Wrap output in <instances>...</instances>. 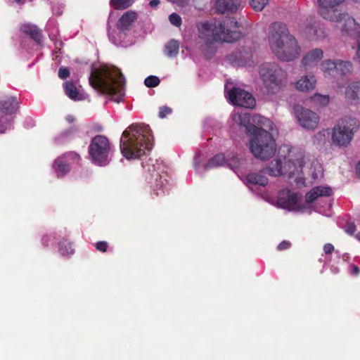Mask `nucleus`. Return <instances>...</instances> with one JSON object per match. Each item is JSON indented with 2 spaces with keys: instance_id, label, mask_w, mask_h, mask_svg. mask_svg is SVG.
<instances>
[{
  "instance_id": "nucleus-1",
  "label": "nucleus",
  "mask_w": 360,
  "mask_h": 360,
  "mask_svg": "<svg viewBox=\"0 0 360 360\" xmlns=\"http://www.w3.org/2000/svg\"><path fill=\"white\" fill-rule=\"evenodd\" d=\"M268 41L272 53L281 61L291 62L300 56L301 47L284 23L276 22L269 26Z\"/></svg>"
},
{
  "instance_id": "nucleus-2",
  "label": "nucleus",
  "mask_w": 360,
  "mask_h": 360,
  "mask_svg": "<svg viewBox=\"0 0 360 360\" xmlns=\"http://www.w3.org/2000/svg\"><path fill=\"white\" fill-rule=\"evenodd\" d=\"M89 82L94 89L109 95L115 102H120L124 96V79L116 68L102 66L93 69Z\"/></svg>"
},
{
  "instance_id": "nucleus-3",
  "label": "nucleus",
  "mask_w": 360,
  "mask_h": 360,
  "mask_svg": "<svg viewBox=\"0 0 360 360\" xmlns=\"http://www.w3.org/2000/svg\"><path fill=\"white\" fill-rule=\"evenodd\" d=\"M153 147V136L148 125L133 124L122 133L120 150L127 159L138 158Z\"/></svg>"
},
{
  "instance_id": "nucleus-4",
  "label": "nucleus",
  "mask_w": 360,
  "mask_h": 360,
  "mask_svg": "<svg viewBox=\"0 0 360 360\" xmlns=\"http://www.w3.org/2000/svg\"><path fill=\"white\" fill-rule=\"evenodd\" d=\"M198 37L206 48L218 41L233 42L241 37L239 25L233 18L222 22H201L197 24Z\"/></svg>"
},
{
  "instance_id": "nucleus-5",
  "label": "nucleus",
  "mask_w": 360,
  "mask_h": 360,
  "mask_svg": "<svg viewBox=\"0 0 360 360\" xmlns=\"http://www.w3.org/2000/svg\"><path fill=\"white\" fill-rule=\"evenodd\" d=\"M304 165V155L301 149L283 145L279 149L278 158L271 162L262 172L272 176L288 174L292 177L302 172Z\"/></svg>"
},
{
  "instance_id": "nucleus-6",
  "label": "nucleus",
  "mask_w": 360,
  "mask_h": 360,
  "mask_svg": "<svg viewBox=\"0 0 360 360\" xmlns=\"http://www.w3.org/2000/svg\"><path fill=\"white\" fill-rule=\"evenodd\" d=\"M258 73L268 94H277L287 85L288 74L276 63H265L259 65Z\"/></svg>"
},
{
  "instance_id": "nucleus-7",
  "label": "nucleus",
  "mask_w": 360,
  "mask_h": 360,
  "mask_svg": "<svg viewBox=\"0 0 360 360\" xmlns=\"http://www.w3.org/2000/svg\"><path fill=\"white\" fill-rule=\"evenodd\" d=\"M266 127H261L251 134L249 141V149L254 157L261 160H267L271 158L276 152V143L269 131Z\"/></svg>"
},
{
  "instance_id": "nucleus-8",
  "label": "nucleus",
  "mask_w": 360,
  "mask_h": 360,
  "mask_svg": "<svg viewBox=\"0 0 360 360\" xmlns=\"http://www.w3.org/2000/svg\"><path fill=\"white\" fill-rule=\"evenodd\" d=\"M359 127L356 119L347 117L340 120L332 129L331 139L334 145L340 148L347 147Z\"/></svg>"
},
{
  "instance_id": "nucleus-9",
  "label": "nucleus",
  "mask_w": 360,
  "mask_h": 360,
  "mask_svg": "<svg viewBox=\"0 0 360 360\" xmlns=\"http://www.w3.org/2000/svg\"><path fill=\"white\" fill-rule=\"evenodd\" d=\"M233 124L245 128L247 132L251 135L261 127L272 129L273 122L266 117L260 115L251 116L248 112H235L231 117Z\"/></svg>"
},
{
  "instance_id": "nucleus-10",
  "label": "nucleus",
  "mask_w": 360,
  "mask_h": 360,
  "mask_svg": "<svg viewBox=\"0 0 360 360\" xmlns=\"http://www.w3.org/2000/svg\"><path fill=\"white\" fill-rule=\"evenodd\" d=\"M90 156L94 163L103 166L110 160L111 147L108 139L102 135L93 138L89 147Z\"/></svg>"
},
{
  "instance_id": "nucleus-11",
  "label": "nucleus",
  "mask_w": 360,
  "mask_h": 360,
  "mask_svg": "<svg viewBox=\"0 0 360 360\" xmlns=\"http://www.w3.org/2000/svg\"><path fill=\"white\" fill-rule=\"evenodd\" d=\"M295 115L298 123L307 129H314L319 124V116L312 110L306 109L300 105L295 106Z\"/></svg>"
},
{
  "instance_id": "nucleus-12",
  "label": "nucleus",
  "mask_w": 360,
  "mask_h": 360,
  "mask_svg": "<svg viewBox=\"0 0 360 360\" xmlns=\"http://www.w3.org/2000/svg\"><path fill=\"white\" fill-rule=\"evenodd\" d=\"M229 99L235 105L246 108H252L255 105V100L249 92L234 87L227 93Z\"/></svg>"
},
{
  "instance_id": "nucleus-13",
  "label": "nucleus",
  "mask_w": 360,
  "mask_h": 360,
  "mask_svg": "<svg viewBox=\"0 0 360 360\" xmlns=\"http://www.w3.org/2000/svg\"><path fill=\"white\" fill-rule=\"evenodd\" d=\"M345 0H318L320 15L327 20H337L340 18L338 6Z\"/></svg>"
},
{
  "instance_id": "nucleus-14",
  "label": "nucleus",
  "mask_w": 360,
  "mask_h": 360,
  "mask_svg": "<svg viewBox=\"0 0 360 360\" xmlns=\"http://www.w3.org/2000/svg\"><path fill=\"white\" fill-rule=\"evenodd\" d=\"M340 18H338L337 20H330L331 22L340 23V29L342 34L354 35L359 30V25L355 20L346 13L339 12Z\"/></svg>"
},
{
  "instance_id": "nucleus-15",
  "label": "nucleus",
  "mask_w": 360,
  "mask_h": 360,
  "mask_svg": "<svg viewBox=\"0 0 360 360\" xmlns=\"http://www.w3.org/2000/svg\"><path fill=\"white\" fill-rule=\"evenodd\" d=\"M323 56L324 53L321 49H312L304 54L300 61V67L305 70L312 69L318 65Z\"/></svg>"
},
{
  "instance_id": "nucleus-16",
  "label": "nucleus",
  "mask_w": 360,
  "mask_h": 360,
  "mask_svg": "<svg viewBox=\"0 0 360 360\" xmlns=\"http://www.w3.org/2000/svg\"><path fill=\"white\" fill-rule=\"evenodd\" d=\"M317 80L316 77L312 75H304L301 76L293 83L294 88L303 93H308L316 88Z\"/></svg>"
},
{
  "instance_id": "nucleus-17",
  "label": "nucleus",
  "mask_w": 360,
  "mask_h": 360,
  "mask_svg": "<svg viewBox=\"0 0 360 360\" xmlns=\"http://www.w3.org/2000/svg\"><path fill=\"white\" fill-rule=\"evenodd\" d=\"M297 202V195L296 193L289 190L281 191L278 196L277 204L279 207L292 210Z\"/></svg>"
},
{
  "instance_id": "nucleus-18",
  "label": "nucleus",
  "mask_w": 360,
  "mask_h": 360,
  "mask_svg": "<svg viewBox=\"0 0 360 360\" xmlns=\"http://www.w3.org/2000/svg\"><path fill=\"white\" fill-rule=\"evenodd\" d=\"M345 97L351 105L360 104V81H352L347 85Z\"/></svg>"
},
{
  "instance_id": "nucleus-19",
  "label": "nucleus",
  "mask_w": 360,
  "mask_h": 360,
  "mask_svg": "<svg viewBox=\"0 0 360 360\" xmlns=\"http://www.w3.org/2000/svg\"><path fill=\"white\" fill-rule=\"evenodd\" d=\"M306 37L311 40H319L323 39L326 36L325 30L321 27L319 22L314 20L309 22L303 28Z\"/></svg>"
},
{
  "instance_id": "nucleus-20",
  "label": "nucleus",
  "mask_w": 360,
  "mask_h": 360,
  "mask_svg": "<svg viewBox=\"0 0 360 360\" xmlns=\"http://www.w3.org/2000/svg\"><path fill=\"white\" fill-rule=\"evenodd\" d=\"M18 108L19 102L15 97L6 96L0 99V111L6 115L16 113Z\"/></svg>"
},
{
  "instance_id": "nucleus-21",
  "label": "nucleus",
  "mask_w": 360,
  "mask_h": 360,
  "mask_svg": "<svg viewBox=\"0 0 360 360\" xmlns=\"http://www.w3.org/2000/svg\"><path fill=\"white\" fill-rule=\"evenodd\" d=\"M239 0H216L214 8L219 13H233L237 11Z\"/></svg>"
},
{
  "instance_id": "nucleus-22",
  "label": "nucleus",
  "mask_w": 360,
  "mask_h": 360,
  "mask_svg": "<svg viewBox=\"0 0 360 360\" xmlns=\"http://www.w3.org/2000/svg\"><path fill=\"white\" fill-rule=\"evenodd\" d=\"M138 14L134 11L125 12L117 22V29L121 32H127L130 30L133 23L137 20Z\"/></svg>"
},
{
  "instance_id": "nucleus-23",
  "label": "nucleus",
  "mask_w": 360,
  "mask_h": 360,
  "mask_svg": "<svg viewBox=\"0 0 360 360\" xmlns=\"http://www.w3.org/2000/svg\"><path fill=\"white\" fill-rule=\"evenodd\" d=\"M333 193V191L329 186H319L313 188L306 195V201L312 202L321 196H330Z\"/></svg>"
},
{
  "instance_id": "nucleus-24",
  "label": "nucleus",
  "mask_w": 360,
  "mask_h": 360,
  "mask_svg": "<svg viewBox=\"0 0 360 360\" xmlns=\"http://www.w3.org/2000/svg\"><path fill=\"white\" fill-rule=\"evenodd\" d=\"M225 157L222 154H218L215 155L214 158L210 159L209 162L203 165V168L201 169V167L196 163L195 164V169L198 172L201 173L203 171L215 168L219 166H225Z\"/></svg>"
},
{
  "instance_id": "nucleus-25",
  "label": "nucleus",
  "mask_w": 360,
  "mask_h": 360,
  "mask_svg": "<svg viewBox=\"0 0 360 360\" xmlns=\"http://www.w3.org/2000/svg\"><path fill=\"white\" fill-rule=\"evenodd\" d=\"M108 37L110 40L116 46H128L131 44V41L127 40L126 32H121L120 30L111 32L108 28Z\"/></svg>"
},
{
  "instance_id": "nucleus-26",
  "label": "nucleus",
  "mask_w": 360,
  "mask_h": 360,
  "mask_svg": "<svg viewBox=\"0 0 360 360\" xmlns=\"http://www.w3.org/2000/svg\"><path fill=\"white\" fill-rule=\"evenodd\" d=\"M64 89L65 94L73 101H82L84 99V96L79 93L76 84L72 81L66 82L64 84Z\"/></svg>"
},
{
  "instance_id": "nucleus-27",
  "label": "nucleus",
  "mask_w": 360,
  "mask_h": 360,
  "mask_svg": "<svg viewBox=\"0 0 360 360\" xmlns=\"http://www.w3.org/2000/svg\"><path fill=\"white\" fill-rule=\"evenodd\" d=\"M320 69L325 77H331L337 71L336 61L326 59L321 61Z\"/></svg>"
},
{
  "instance_id": "nucleus-28",
  "label": "nucleus",
  "mask_w": 360,
  "mask_h": 360,
  "mask_svg": "<svg viewBox=\"0 0 360 360\" xmlns=\"http://www.w3.org/2000/svg\"><path fill=\"white\" fill-rule=\"evenodd\" d=\"M169 183L165 178L160 176L159 179H156L154 185L153 186V190L154 194L157 196L164 195L168 191Z\"/></svg>"
},
{
  "instance_id": "nucleus-29",
  "label": "nucleus",
  "mask_w": 360,
  "mask_h": 360,
  "mask_svg": "<svg viewBox=\"0 0 360 360\" xmlns=\"http://www.w3.org/2000/svg\"><path fill=\"white\" fill-rule=\"evenodd\" d=\"M24 33L29 34L34 41L40 42L41 40V34L39 30L33 25L25 24L20 28Z\"/></svg>"
},
{
  "instance_id": "nucleus-30",
  "label": "nucleus",
  "mask_w": 360,
  "mask_h": 360,
  "mask_svg": "<svg viewBox=\"0 0 360 360\" xmlns=\"http://www.w3.org/2000/svg\"><path fill=\"white\" fill-rule=\"evenodd\" d=\"M309 101L312 103L313 107L321 108L326 106L329 103L330 98L328 95L315 94L309 98Z\"/></svg>"
},
{
  "instance_id": "nucleus-31",
  "label": "nucleus",
  "mask_w": 360,
  "mask_h": 360,
  "mask_svg": "<svg viewBox=\"0 0 360 360\" xmlns=\"http://www.w3.org/2000/svg\"><path fill=\"white\" fill-rule=\"evenodd\" d=\"M246 180L248 183L264 186L268 183V179L262 173L249 174Z\"/></svg>"
},
{
  "instance_id": "nucleus-32",
  "label": "nucleus",
  "mask_w": 360,
  "mask_h": 360,
  "mask_svg": "<svg viewBox=\"0 0 360 360\" xmlns=\"http://www.w3.org/2000/svg\"><path fill=\"white\" fill-rule=\"evenodd\" d=\"M179 49V41L174 39L170 40L165 46V53L169 58L177 56Z\"/></svg>"
},
{
  "instance_id": "nucleus-33",
  "label": "nucleus",
  "mask_w": 360,
  "mask_h": 360,
  "mask_svg": "<svg viewBox=\"0 0 360 360\" xmlns=\"http://www.w3.org/2000/svg\"><path fill=\"white\" fill-rule=\"evenodd\" d=\"M336 65L337 71L342 75L350 74L353 71V65L350 61L338 60L336 61Z\"/></svg>"
},
{
  "instance_id": "nucleus-34",
  "label": "nucleus",
  "mask_w": 360,
  "mask_h": 360,
  "mask_svg": "<svg viewBox=\"0 0 360 360\" xmlns=\"http://www.w3.org/2000/svg\"><path fill=\"white\" fill-rule=\"evenodd\" d=\"M55 165L58 176H63L69 172L68 164L63 160V158H58L55 161Z\"/></svg>"
},
{
  "instance_id": "nucleus-35",
  "label": "nucleus",
  "mask_w": 360,
  "mask_h": 360,
  "mask_svg": "<svg viewBox=\"0 0 360 360\" xmlns=\"http://www.w3.org/2000/svg\"><path fill=\"white\" fill-rule=\"evenodd\" d=\"M134 3V0H110L111 5L118 10L126 9Z\"/></svg>"
},
{
  "instance_id": "nucleus-36",
  "label": "nucleus",
  "mask_w": 360,
  "mask_h": 360,
  "mask_svg": "<svg viewBox=\"0 0 360 360\" xmlns=\"http://www.w3.org/2000/svg\"><path fill=\"white\" fill-rule=\"evenodd\" d=\"M226 166L234 170L236 173L239 166L240 165V160L235 155L228 156L225 158Z\"/></svg>"
},
{
  "instance_id": "nucleus-37",
  "label": "nucleus",
  "mask_w": 360,
  "mask_h": 360,
  "mask_svg": "<svg viewBox=\"0 0 360 360\" xmlns=\"http://www.w3.org/2000/svg\"><path fill=\"white\" fill-rule=\"evenodd\" d=\"M59 251L63 256L73 254L74 250L72 248L70 243L67 241H63L59 243Z\"/></svg>"
},
{
  "instance_id": "nucleus-38",
  "label": "nucleus",
  "mask_w": 360,
  "mask_h": 360,
  "mask_svg": "<svg viewBox=\"0 0 360 360\" xmlns=\"http://www.w3.org/2000/svg\"><path fill=\"white\" fill-rule=\"evenodd\" d=\"M269 0H250V4L256 11H262L268 4Z\"/></svg>"
},
{
  "instance_id": "nucleus-39",
  "label": "nucleus",
  "mask_w": 360,
  "mask_h": 360,
  "mask_svg": "<svg viewBox=\"0 0 360 360\" xmlns=\"http://www.w3.org/2000/svg\"><path fill=\"white\" fill-rule=\"evenodd\" d=\"M160 82V79L156 76H148L145 79L144 84L148 87H155L157 86Z\"/></svg>"
},
{
  "instance_id": "nucleus-40",
  "label": "nucleus",
  "mask_w": 360,
  "mask_h": 360,
  "mask_svg": "<svg viewBox=\"0 0 360 360\" xmlns=\"http://www.w3.org/2000/svg\"><path fill=\"white\" fill-rule=\"evenodd\" d=\"M11 121L7 117H2L0 119V133H4L7 129L11 127Z\"/></svg>"
},
{
  "instance_id": "nucleus-41",
  "label": "nucleus",
  "mask_w": 360,
  "mask_h": 360,
  "mask_svg": "<svg viewBox=\"0 0 360 360\" xmlns=\"http://www.w3.org/2000/svg\"><path fill=\"white\" fill-rule=\"evenodd\" d=\"M169 22L176 27H180L181 25V18L176 13H173L169 16Z\"/></svg>"
},
{
  "instance_id": "nucleus-42",
  "label": "nucleus",
  "mask_w": 360,
  "mask_h": 360,
  "mask_svg": "<svg viewBox=\"0 0 360 360\" xmlns=\"http://www.w3.org/2000/svg\"><path fill=\"white\" fill-rule=\"evenodd\" d=\"M61 158H63V160L66 162L70 160H78L79 159V155L75 152L65 153Z\"/></svg>"
},
{
  "instance_id": "nucleus-43",
  "label": "nucleus",
  "mask_w": 360,
  "mask_h": 360,
  "mask_svg": "<svg viewBox=\"0 0 360 360\" xmlns=\"http://www.w3.org/2000/svg\"><path fill=\"white\" fill-rule=\"evenodd\" d=\"M172 112V109L167 106H162L160 108L159 117L160 118L165 117L167 115Z\"/></svg>"
},
{
  "instance_id": "nucleus-44",
  "label": "nucleus",
  "mask_w": 360,
  "mask_h": 360,
  "mask_svg": "<svg viewBox=\"0 0 360 360\" xmlns=\"http://www.w3.org/2000/svg\"><path fill=\"white\" fill-rule=\"evenodd\" d=\"M70 75V71L66 68H60L58 70V77L62 79H65Z\"/></svg>"
},
{
  "instance_id": "nucleus-45",
  "label": "nucleus",
  "mask_w": 360,
  "mask_h": 360,
  "mask_svg": "<svg viewBox=\"0 0 360 360\" xmlns=\"http://www.w3.org/2000/svg\"><path fill=\"white\" fill-rule=\"evenodd\" d=\"M96 248L98 251L105 252L108 248V243L105 241H100L96 244Z\"/></svg>"
},
{
  "instance_id": "nucleus-46",
  "label": "nucleus",
  "mask_w": 360,
  "mask_h": 360,
  "mask_svg": "<svg viewBox=\"0 0 360 360\" xmlns=\"http://www.w3.org/2000/svg\"><path fill=\"white\" fill-rule=\"evenodd\" d=\"M354 60L357 63H360V35L357 39L356 51L354 56Z\"/></svg>"
},
{
  "instance_id": "nucleus-47",
  "label": "nucleus",
  "mask_w": 360,
  "mask_h": 360,
  "mask_svg": "<svg viewBox=\"0 0 360 360\" xmlns=\"http://www.w3.org/2000/svg\"><path fill=\"white\" fill-rule=\"evenodd\" d=\"M290 247V243L286 240H283L278 245V250H284L288 249Z\"/></svg>"
},
{
  "instance_id": "nucleus-48",
  "label": "nucleus",
  "mask_w": 360,
  "mask_h": 360,
  "mask_svg": "<svg viewBox=\"0 0 360 360\" xmlns=\"http://www.w3.org/2000/svg\"><path fill=\"white\" fill-rule=\"evenodd\" d=\"M335 248L334 246L330 243H326L323 246V251L326 254H331L334 251Z\"/></svg>"
},
{
  "instance_id": "nucleus-49",
  "label": "nucleus",
  "mask_w": 360,
  "mask_h": 360,
  "mask_svg": "<svg viewBox=\"0 0 360 360\" xmlns=\"http://www.w3.org/2000/svg\"><path fill=\"white\" fill-rule=\"evenodd\" d=\"M160 0H152L149 2V5L152 8H155L160 4Z\"/></svg>"
},
{
  "instance_id": "nucleus-50",
  "label": "nucleus",
  "mask_w": 360,
  "mask_h": 360,
  "mask_svg": "<svg viewBox=\"0 0 360 360\" xmlns=\"http://www.w3.org/2000/svg\"><path fill=\"white\" fill-rule=\"evenodd\" d=\"M167 1L172 4H177L179 6H181L184 3V0H167Z\"/></svg>"
},
{
  "instance_id": "nucleus-51",
  "label": "nucleus",
  "mask_w": 360,
  "mask_h": 360,
  "mask_svg": "<svg viewBox=\"0 0 360 360\" xmlns=\"http://www.w3.org/2000/svg\"><path fill=\"white\" fill-rule=\"evenodd\" d=\"M360 273V269L357 266H352V274L354 275H358Z\"/></svg>"
},
{
  "instance_id": "nucleus-52",
  "label": "nucleus",
  "mask_w": 360,
  "mask_h": 360,
  "mask_svg": "<svg viewBox=\"0 0 360 360\" xmlns=\"http://www.w3.org/2000/svg\"><path fill=\"white\" fill-rule=\"evenodd\" d=\"M65 119L69 123H72L75 121L74 116L71 115H68Z\"/></svg>"
},
{
  "instance_id": "nucleus-53",
  "label": "nucleus",
  "mask_w": 360,
  "mask_h": 360,
  "mask_svg": "<svg viewBox=\"0 0 360 360\" xmlns=\"http://www.w3.org/2000/svg\"><path fill=\"white\" fill-rule=\"evenodd\" d=\"M354 226H352V227H349V228L348 229V230H347V232H349V233H351V234H352V233H354Z\"/></svg>"
},
{
  "instance_id": "nucleus-54",
  "label": "nucleus",
  "mask_w": 360,
  "mask_h": 360,
  "mask_svg": "<svg viewBox=\"0 0 360 360\" xmlns=\"http://www.w3.org/2000/svg\"><path fill=\"white\" fill-rule=\"evenodd\" d=\"M356 172H357V174L360 176V162L357 165Z\"/></svg>"
},
{
  "instance_id": "nucleus-55",
  "label": "nucleus",
  "mask_w": 360,
  "mask_h": 360,
  "mask_svg": "<svg viewBox=\"0 0 360 360\" xmlns=\"http://www.w3.org/2000/svg\"><path fill=\"white\" fill-rule=\"evenodd\" d=\"M250 59H248V60H245V61L243 62V61H240V63L242 65H247V64H249V62H250Z\"/></svg>"
},
{
  "instance_id": "nucleus-56",
  "label": "nucleus",
  "mask_w": 360,
  "mask_h": 360,
  "mask_svg": "<svg viewBox=\"0 0 360 360\" xmlns=\"http://www.w3.org/2000/svg\"><path fill=\"white\" fill-rule=\"evenodd\" d=\"M356 239H357L358 240H359V241H360V232H359V233H358L356 235Z\"/></svg>"
},
{
  "instance_id": "nucleus-57",
  "label": "nucleus",
  "mask_w": 360,
  "mask_h": 360,
  "mask_svg": "<svg viewBox=\"0 0 360 360\" xmlns=\"http://www.w3.org/2000/svg\"><path fill=\"white\" fill-rule=\"evenodd\" d=\"M18 4H23L24 0H15Z\"/></svg>"
},
{
  "instance_id": "nucleus-58",
  "label": "nucleus",
  "mask_w": 360,
  "mask_h": 360,
  "mask_svg": "<svg viewBox=\"0 0 360 360\" xmlns=\"http://www.w3.org/2000/svg\"><path fill=\"white\" fill-rule=\"evenodd\" d=\"M355 2H360V0H353Z\"/></svg>"
},
{
  "instance_id": "nucleus-59",
  "label": "nucleus",
  "mask_w": 360,
  "mask_h": 360,
  "mask_svg": "<svg viewBox=\"0 0 360 360\" xmlns=\"http://www.w3.org/2000/svg\"><path fill=\"white\" fill-rule=\"evenodd\" d=\"M247 56H249V53H247ZM247 58L250 60V56H248Z\"/></svg>"
},
{
  "instance_id": "nucleus-60",
  "label": "nucleus",
  "mask_w": 360,
  "mask_h": 360,
  "mask_svg": "<svg viewBox=\"0 0 360 360\" xmlns=\"http://www.w3.org/2000/svg\"><path fill=\"white\" fill-rule=\"evenodd\" d=\"M72 131H74L73 129H70L68 131L72 132Z\"/></svg>"
}]
</instances>
